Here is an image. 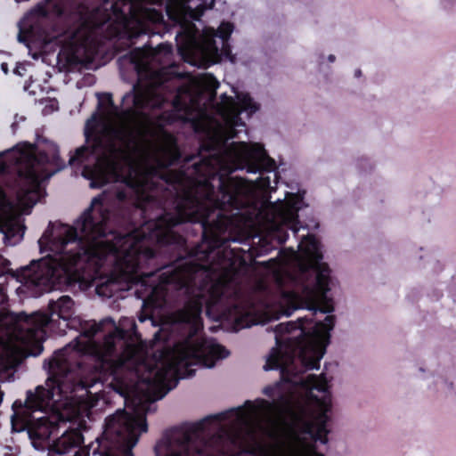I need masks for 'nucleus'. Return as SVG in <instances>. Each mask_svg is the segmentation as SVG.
Here are the masks:
<instances>
[{"label": "nucleus", "instance_id": "nucleus-18", "mask_svg": "<svg viewBox=\"0 0 456 456\" xmlns=\"http://www.w3.org/2000/svg\"><path fill=\"white\" fill-rule=\"evenodd\" d=\"M208 298L205 303L208 309L218 305L225 296L228 283L224 279L210 280L209 284H206Z\"/></svg>", "mask_w": 456, "mask_h": 456}, {"label": "nucleus", "instance_id": "nucleus-49", "mask_svg": "<svg viewBox=\"0 0 456 456\" xmlns=\"http://www.w3.org/2000/svg\"><path fill=\"white\" fill-rule=\"evenodd\" d=\"M28 86H29V83L26 82L25 86H24V90H28Z\"/></svg>", "mask_w": 456, "mask_h": 456}, {"label": "nucleus", "instance_id": "nucleus-55", "mask_svg": "<svg viewBox=\"0 0 456 456\" xmlns=\"http://www.w3.org/2000/svg\"><path fill=\"white\" fill-rule=\"evenodd\" d=\"M24 119H25V118H24V117H20V120H24Z\"/></svg>", "mask_w": 456, "mask_h": 456}, {"label": "nucleus", "instance_id": "nucleus-48", "mask_svg": "<svg viewBox=\"0 0 456 456\" xmlns=\"http://www.w3.org/2000/svg\"><path fill=\"white\" fill-rule=\"evenodd\" d=\"M220 98H221L222 101H224L225 99L228 98V95H227L226 93H224V94H221Z\"/></svg>", "mask_w": 456, "mask_h": 456}, {"label": "nucleus", "instance_id": "nucleus-36", "mask_svg": "<svg viewBox=\"0 0 456 456\" xmlns=\"http://www.w3.org/2000/svg\"><path fill=\"white\" fill-rule=\"evenodd\" d=\"M273 391L274 388L270 386L265 387L263 390L264 394L269 397H272L273 395Z\"/></svg>", "mask_w": 456, "mask_h": 456}, {"label": "nucleus", "instance_id": "nucleus-51", "mask_svg": "<svg viewBox=\"0 0 456 456\" xmlns=\"http://www.w3.org/2000/svg\"><path fill=\"white\" fill-rule=\"evenodd\" d=\"M272 160V169L275 167V161L273 159H271Z\"/></svg>", "mask_w": 456, "mask_h": 456}, {"label": "nucleus", "instance_id": "nucleus-45", "mask_svg": "<svg viewBox=\"0 0 456 456\" xmlns=\"http://www.w3.org/2000/svg\"><path fill=\"white\" fill-rule=\"evenodd\" d=\"M74 456H87L85 452L77 451Z\"/></svg>", "mask_w": 456, "mask_h": 456}, {"label": "nucleus", "instance_id": "nucleus-52", "mask_svg": "<svg viewBox=\"0 0 456 456\" xmlns=\"http://www.w3.org/2000/svg\"><path fill=\"white\" fill-rule=\"evenodd\" d=\"M135 329H136V325H135V323L134 322V323L132 324V330H135Z\"/></svg>", "mask_w": 456, "mask_h": 456}, {"label": "nucleus", "instance_id": "nucleus-28", "mask_svg": "<svg viewBox=\"0 0 456 456\" xmlns=\"http://www.w3.org/2000/svg\"><path fill=\"white\" fill-rule=\"evenodd\" d=\"M123 61H126L133 66H137V53L130 51L118 59V63H122Z\"/></svg>", "mask_w": 456, "mask_h": 456}, {"label": "nucleus", "instance_id": "nucleus-16", "mask_svg": "<svg viewBox=\"0 0 456 456\" xmlns=\"http://www.w3.org/2000/svg\"><path fill=\"white\" fill-rule=\"evenodd\" d=\"M130 337L131 335L128 330L118 327L115 328L111 333L104 338L105 352L110 355L114 354L118 345H119L120 347H125V350L132 354L134 353V346L129 343Z\"/></svg>", "mask_w": 456, "mask_h": 456}, {"label": "nucleus", "instance_id": "nucleus-23", "mask_svg": "<svg viewBox=\"0 0 456 456\" xmlns=\"http://www.w3.org/2000/svg\"><path fill=\"white\" fill-rule=\"evenodd\" d=\"M26 230H0L4 234L3 240L5 246H15L20 242L24 237Z\"/></svg>", "mask_w": 456, "mask_h": 456}, {"label": "nucleus", "instance_id": "nucleus-47", "mask_svg": "<svg viewBox=\"0 0 456 456\" xmlns=\"http://www.w3.org/2000/svg\"><path fill=\"white\" fill-rule=\"evenodd\" d=\"M313 456H325V455L323 453H322V452H316L315 449H314Z\"/></svg>", "mask_w": 456, "mask_h": 456}, {"label": "nucleus", "instance_id": "nucleus-53", "mask_svg": "<svg viewBox=\"0 0 456 456\" xmlns=\"http://www.w3.org/2000/svg\"><path fill=\"white\" fill-rule=\"evenodd\" d=\"M294 232L295 234H297L300 230H297V229H295V230H292Z\"/></svg>", "mask_w": 456, "mask_h": 456}, {"label": "nucleus", "instance_id": "nucleus-7", "mask_svg": "<svg viewBox=\"0 0 456 456\" xmlns=\"http://www.w3.org/2000/svg\"><path fill=\"white\" fill-rule=\"evenodd\" d=\"M75 313L74 301L69 296H61L57 300H50L48 311H37L31 314L20 312L16 314L15 321L20 330L23 333L21 339L24 343L32 344L29 354L37 356L43 349L42 338L45 334V327H55V322L63 320L65 328L71 329V317Z\"/></svg>", "mask_w": 456, "mask_h": 456}, {"label": "nucleus", "instance_id": "nucleus-29", "mask_svg": "<svg viewBox=\"0 0 456 456\" xmlns=\"http://www.w3.org/2000/svg\"><path fill=\"white\" fill-rule=\"evenodd\" d=\"M100 330V326L96 323L91 324L89 327H84L81 335L87 338H93Z\"/></svg>", "mask_w": 456, "mask_h": 456}, {"label": "nucleus", "instance_id": "nucleus-54", "mask_svg": "<svg viewBox=\"0 0 456 456\" xmlns=\"http://www.w3.org/2000/svg\"><path fill=\"white\" fill-rule=\"evenodd\" d=\"M126 199V192L124 191V200Z\"/></svg>", "mask_w": 456, "mask_h": 456}, {"label": "nucleus", "instance_id": "nucleus-43", "mask_svg": "<svg viewBox=\"0 0 456 456\" xmlns=\"http://www.w3.org/2000/svg\"><path fill=\"white\" fill-rule=\"evenodd\" d=\"M227 58L230 60L231 62L234 63L236 61V57L234 55H232L231 53H230V56L227 55Z\"/></svg>", "mask_w": 456, "mask_h": 456}, {"label": "nucleus", "instance_id": "nucleus-25", "mask_svg": "<svg viewBox=\"0 0 456 456\" xmlns=\"http://www.w3.org/2000/svg\"><path fill=\"white\" fill-rule=\"evenodd\" d=\"M60 0H42L37 3L31 12H35L38 15H46L49 7L55 8L59 5Z\"/></svg>", "mask_w": 456, "mask_h": 456}, {"label": "nucleus", "instance_id": "nucleus-20", "mask_svg": "<svg viewBox=\"0 0 456 456\" xmlns=\"http://www.w3.org/2000/svg\"><path fill=\"white\" fill-rule=\"evenodd\" d=\"M301 384L305 388L310 391L316 390L325 394L329 390L328 380L323 373L320 376L310 374L301 381Z\"/></svg>", "mask_w": 456, "mask_h": 456}, {"label": "nucleus", "instance_id": "nucleus-31", "mask_svg": "<svg viewBox=\"0 0 456 456\" xmlns=\"http://www.w3.org/2000/svg\"><path fill=\"white\" fill-rule=\"evenodd\" d=\"M8 301L7 286L5 283H0V306Z\"/></svg>", "mask_w": 456, "mask_h": 456}, {"label": "nucleus", "instance_id": "nucleus-32", "mask_svg": "<svg viewBox=\"0 0 456 456\" xmlns=\"http://www.w3.org/2000/svg\"><path fill=\"white\" fill-rule=\"evenodd\" d=\"M10 264L9 260L0 257V277L7 273Z\"/></svg>", "mask_w": 456, "mask_h": 456}, {"label": "nucleus", "instance_id": "nucleus-11", "mask_svg": "<svg viewBox=\"0 0 456 456\" xmlns=\"http://www.w3.org/2000/svg\"><path fill=\"white\" fill-rule=\"evenodd\" d=\"M202 231V240L208 244L209 252L220 248H225L228 240H223L220 238V235L217 232H227L228 230H201ZM232 232L233 230H229ZM240 232H244V233L248 236L260 237V242L262 243L260 248V254L268 253L272 247L266 242V238L264 237V232H267L268 234H272L273 232H283L284 230H240Z\"/></svg>", "mask_w": 456, "mask_h": 456}, {"label": "nucleus", "instance_id": "nucleus-13", "mask_svg": "<svg viewBox=\"0 0 456 456\" xmlns=\"http://www.w3.org/2000/svg\"><path fill=\"white\" fill-rule=\"evenodd\" d=\"M125 361L119 359L110 364V376L111 380L110 387L121 396L127 398L134 387V380L129 377L131 373L124 370Z\"/></svg>", "mask_w": 456, "mask_h": 456}, {"label": "nucleus", "instance_id": "nucleus-44", "mask_svg": "<svg viewBox=\"0 0 456 456\" xmlns=\"http://www.w3.org/2000/svg\"><path fill=\"white\" fill-rule=\"evenodd\" d=\"M362 76V70L360 69H355L354 71V77H360Z\"/></svg>", "mask_w": 456, "mask_h": 456}, {"label": "nucleus", "instance_id": "nucleus-50", "mask_svg": "<svg viewBox=\"0 0 456 456\" xmlns=\"http://www.w3.org/2000/svg\"><path fill=\"white\" fill-rule=\"evenodd\" d=\"M85 136H86V139L87 141L88 140V134H87V130L86 129L85 130Z\"/></svg>", "mask_w": 456, "mask_h": 456}, {"label": "nucleus", "instance_id": "nucleus-19", "mask_svg": "<svg viewBox=\"0 0 456 456\" xmlns=\"http://www.w3.org/2000/svg\"><path fill=\"white\" fill-rule=\"evenodd\" d=\"M199 1L200 0H197L195 2V5L193 6L192 4H194V1L191 0L185 7L184 16L190 21H200V19L203 16L205 11L214 8V1H211L208 4Z\"/></svg>", "mask_w": 456, "mask_h": 456}, {"label": "nucleus", "instance_id": "nucleus-14", "mask_svg": "<svg viewBox=\"0 0 456 456\" xmlns=\"http://www.w3.org/2000/svg\"><path fill=\"white\" fill-rule=\"evenodd\" d=\"M203 302L201 298H192L188 300L184 306L176 312V319L179 322L191 325L197 331L202 327Z\"/></svg>", "mask_w": 456, "mask_h": 456}, {"label": "nucleus", "instance_id": "nucleus-38", "mask_svg": "<svg viewBox=\"0 0 456 456\" xmlns=\"http://www.w3.org/2000/svg\"><path fill=\"white\" fill-rule=\"evenodd\" d=\"M256 154H257L261 159H269V156L265 149L259 150V151L256 152Z\"/></svg>", "mask_w": 456, "mask_h": 456}, {"label": "nucleus", "instance_id": "nucleus-10", "mask_svg": "<svg viewBox=\"0 0 456 456\" xmlns=\"http://www.w3.org/2000/svg\"><path fill=\"white\" fill-rule=\"evenodd\" d=\"M98 102L96 110L91 115V117L86 120V126L91 123H96L99 121L100 116L99 111L102 109V98L104 97L107 103L113 108L115 110H118L121 114L129 120H133L138 114L137 108L140 104V100L135 94L134 88H132L129 92L126 93L122 97V104L126 102H130L129 105L119 107L117 106L113 101L111 93H96L95 94Z\"/></svg>", "mask_w": 456, "mask_h": 456}, {"label": "nucleus", "instance_id": "nucleus-37", "mask_svg": "<svg viewBox=\"0 0 456 456\" xmlns=\"http://www.w3.org/2000/svg\"><path fill=\"white\" fill-rule=\"evenodd\" d=\"M17 40L19 43L24 44L26 46H28V40L26 39V37L24 36H22V34L20 32L17 36Z\"/></svg>", "mask_w": 456, "mask_h": 456}, {"label": "nucleus", "instance_id": "nucleus-42", "mask_svg": "<svg viewBox=\"0 0 456 456\" xmlns=\"http://www.w3.org/2000/svg\"><path fill=\"white\" fill-rule=\"evenodd\" d=\"M328 61H329L330 62H334V61H336V56H335L334 54H330V55L328 56Z\"/></svg>", "mask_w": 456, "mask_h": 456}, {"label": "nucleus", "instance_id": "nucleus-1", "mask_svg": "<svg viewBox=\"0 0 456 456\" xmlns=\"http://www.w3.org/2000/svg\"><path fill=\"white\" fill-rule=\"evenodd\" d=\"M45 230L38 240L40 252H49L39 260L20 268V275L36 285L52 280L58 267L67 275V283L81 290L95 286L97 295L111 297L118 289L115 274L102 276V267L110 262L114 270L128 279L133 275H159L160 285L183 289L190 285L201 265L184 263L179 266L159 265V255L183 242L177 230H148L155 238L151 247L144 230Z\"/></svg>", "mask_w": 456, "mask_h": 456}, {"label": "nucleus", "instance_id": "nucleus-17", "mask_svg": "<svg viewBox=\"0 0 456 456\" xmlns=\"http://www.w3.org/2000/svg\"><path fill=\"white\" fill-rule=\"evenodd\" d=\"M102 151V143L96 139L95 142L90 146L84 144L77 148L73 154H70L69 159V165L74 166L75 164L81 165L88 161L90 158L98 160L99 155Z\"/></svg>", "mask_w": 456, "mask_h": 456}, {"label": "nucleus", "instance_id": "nucleus-33", "mask_svg": "<svg viewBox=\"0 0 456 456\" xmlns=\"http://www.w3.org/2000/svg\"><path fill=\"white\" fill-rule=\"evenodd\" d=\"M456 4V0H440V6L445 10L450 11Z\"/></svg>", "mask_w": 456, "mask_h": 456}, {"label": "nucleus", "instance_id": "nucleus-34", "mask_svg": "<svg viewBox=\"0 0 456 456\" xmlns=\"http://www.w3.org/2000/svg\"><path fill=\"white\" fill-rule=\"evenodd\" d=\"M24 70H26L25 66L22 63L18 62L16 67L13 69V73L17 76L22 77L23 76L22 71H24Z\"/></svg>", "mask_w": 456, "mask_h": 456}, {"label": "nucleus", "instance_id": "nucleus-12", "mask_svg": "<svg viewBox=\"0 0 456 456\" xmlns=\"http://www.w3.org/2000/svg\"><path fill=\"white\" fill-rule=\"evenodd\" d=\"M28 428L30 437L41 441H46L51 438L59 429L57 421L51 420L50 417L43 416L34 418L32 415L26 416L23 419V425L20 430Z\"/></svg>", "mask_w": 456, "mask_h": 456}, {"label": "nucleus", "instance_id": "nucleus-39", "mask_svg": "<svg viewBox=\"0 0 456 456\" xmlns=\"http://www.w3.org/2000/svg\"><path fill=\"white\" fill-rule=\"evenodd\" d=\"M1 70L5 74L7 75L9 73V68H8V64L6 62H3L1 64Z\"/></svg>", "mask_w": 456, "mask_h": 456}, {"label": "nucleus", "instance_id": "nucleus-6", "mask_svg": "<svg viewBox=\"0 0 456 456\" xmlns=\"http://www.w3.org/2000/svg\"><path fill=\"white\" fill-rule=\"evenodd\" d=\"M147 430L145 417L118 410L105 420L102 438L99 440L100 456H134L132 449L141 433Z\"/></svg>", "mask_w": 456, "mask_h": 456}, {"label": "nucleus", "instance_id": "nucleus-24", "mask_svg": "<svg viewBox=\"0 0 456 456\" xmlns=\"http://www.w3.org/2000/svg\"><path fill=\"white\" fill-rule=\"evenodd\" d=\"M234 28V24L229 20H223L218 26L216 37L222 40L224 46L228 44Z\"/></svg>", "mask_w": 456, "mask_h": 456}, {"label": "nucleus", "instance_id": "nucleus-22", "mask_svg": "<svg viewBox=\"0 0 456 456\" xmlns=\"http://www.w3.org/2000/svg\"><path fill=\"white\" fill-rule=\"evenodd\" d=\"M245 406L251 413H269L273 409V403L265 400L258 399L255 403L251 401H246Z\"/></svg>", "mask_w": 456, "mask_h": 456}, {"label": "nucleus", "instance_id": "nucleus-5", "mask_svg": "<svg viewBox=\"0 0 456 456\" xmlns=\"http://www.w3.org/2000/svg\"><path fill=\"white\" fill-rule=\"evenodd\" d=\"M244 413V408L238 407L208 416L189 426L167 429L155 446L156 454L159 456V452L163 451L168 456H219L222 449L217 448L216 444L221 436L216 433L209 436V426L233 416L241 418Z\"/></svg>", "mask_w": 456, "mask_h": 456}, {"label": "nucleus", "instance_id": "nucleus-2", "mask_svg": "<svg viewBox=\"0 0 456 456\" xmlns=\"http://www.w3.org/2000/svg\"><path fill=\"white\" fill-rule=\"evenodd\" d=\"M305 257L298 261L301 273L312 270L315 273L313 286L302 285L297 291L296 278L289 273H275L274 281L280 293V314L290 316L299 308L311 311L309 316L299 317L297 322H281L275 326V343L264 366L265 370H279L284 383H294L306 370H319L320 362L330 343V331L335 326V316L327 315L323 322L314 323V317L319 311L330 314L334 311V302L328 297L330 290V268L322 262L320 242L313 233L305 238V248L300 245Z\"/></svg>", "mask_w": 456, "mask_h": 456}, {"label": "nucleus", "instance_id": "nucleus-30", "mask_svg": "<svg viewBox=\"0 0 456 456\" xmlns=\"http://www.w3.org/2000/svg\"><path fill=\"white\" fill-rule=\"evenodd\" d=\"M239 169L246 170V172L248 174H257L262 172L263 167L258 163H247Z\"/></svg>", "mask_w": 456, "mask_h": 456}, {"label": "nucleus", "instance_id": "nucleus-26", "mask_svg": "<svg viewBox=\"0 0 456 456\" xmlns=\"http://www.w3.org/2000/svg\"><path fill=\"white\" fill-rule=\"evenodd\" d=\"M356 167L361 174H367L373 170L374 165L370 159L361 157L356 161Z\"/></svg>", "mask_w": 456, "mask_h": 456}, {"label": "nucleus", "instance_id": "nucleus-46", "mask_svg": "<svg viewBox=\"0 0 456 456\" xmlns=\"http://www.w3.org/2000/svg\"><path fill=\"white\" fill-rule=\"evenodd\" d=\"M12 132L15 133L16 129L18 128V124L16 122H13L11 126Z\"/></svg>", "mask_w": 456, "mask_h": 456}, {"label": "nucleus", "instance_id": "nucleus-41", "mask_svg": "<svg viewBox=\"0 0 456 456\" xmlns=\"http://www.w3.org/2000/svg\"><path fill=\"white\" fill-rule=\"evenodd\" d=\"M236 325L239 326L240 328H243V327H246L247 325H244L242 323V319L241 318H238L236 320Z\"/></svg>", "mask_w": 456, "mask_h": 456}, {"label": "nucleus", "instance_id": "nucleus-9", "mask_svg": "<svg viewBox=\"0 0 456 456\" xmlns=\"http://www.w3.org/2000/svg\"><path fill=\"white\" fill-rule=\"evenodd\" d=\"M313 400L316 401L321 407V410L316 414H312L311 419H306L305 416V410L296 417L299 425L300 431L303 434L308 435L314 442H321L322 444L328 443V434L330 433L327 428L330 417L328 413L331 410L330 398L324 396L322 400L316 395H311Z\"/></svg>", "mask_w": 456, "mask_h": 456}, {"label": "nucleus", "instance_id": "nucleus-15", "mask_svg": "<svg viewBox=\"0 0 456 456\" xmlns=\"http://www.w3.org/2000/svg\"><path fill=\"white\" fill-rule=\"evenodd\" d=\"M84 436L80 430L72 428L66 430L59 438L53 441L51 451L58 454H65L83 444Z\"/></svg>", "mask_w": 456, "mask_h": 456}, {"label": "nucleus", "instance_id": "nucleus-40", "mask_svg": "<svg viewBox=\"0 0 456 456\" xmlns=\"http://www.w3.org/2000/svg\"><path fill=\"white\" fill-rule=\"evenodd\" d=\"M90 187H91V188L99 189V188H101V184L97 183H96V182H94V181H92V182L90 183Z\"/></svg>", "mask_w": 456, "mask_h": 456}, {"label": "nucleus", "instance_id": "nucleus-4", "mask_svg": "<svg viewBox=\"0 0 456 456\" xmlns=\"http://www.w3.org/2000/svg\"><path fill=\"white\" fill-rule=\"evenodd\" d=\"M47 365L48 378L46 387L37 386L35 392L27 391L26 400H16L12 404L14 414L12 419V426L15 427L16 419L20 418L21 412L24 416L31 415V412L39 411L46 412L51 407V402L54 395L59 399H75L85 397L90 393L89 388L96 382L94 374L89 376L82 375V364L76 362L72 363L68 355V348H62L54 353L52 358L45 361Z\"/></svg>", "mask_w": 456, "mask_h": 456}, {"label": "nucleus", "instance_id": "nucleus-27", "mask_svg": "<svg viewBox=\"0 0 456 456\" xmlns=\"http://www.w3.org/2000/svg\"><path fill=\"white\" fill-rule=\"evenodd\" d=\"M210 354L216 360L225 358L229 355L228 350L222 345H213L209 349Z\"/></svg>", "mask_w": 456, "mask_h": 456}, {"label": "nucleus", "instance_id": "nucleus-35", "mask_svg": "<svg viewBox=\"0 0 456 456\" xmlns=\"http://www.w3.org/2000/svg\"><path fill=\"white\" fill-rule=\"evenodd\" d=\"M250 103L248 107V110L251 113L256 112L260 109V105L256 102H255L251 98H249Z\"/></svg>", "mask_w": 456, "mask_h": 456}, {"label": "nucleus", "instance_id": "nucleus-21", "mask_svg": "<svg viewBox=\"0 0 456 456\" xmlns=\"http://www.w3.org/2000/svg\"><path fill=\"white\" fill-rule=\"evenodd\" d=\"M163 102H159L155 104V108L159 110V113L155 115V119L157 124L161 127L172 125L175 116L172 110H163Z\"/></svg>", "mask_w": 456, "mask_h": 456}, {"label": "nucleus", "instance_id": "nucleus-3", "mask_svg": "<svg viewBox=\"0 0 456 456\" xmlns=\"http://www.w3.org/2000/svg\"><path fill=\"white\" fill-rule=\"evenodd\" d=\"M35 136L34 142L24 141L0 152V156H4L22 145L37 154L30 166L19 171L15 177L0 183V228H27L22 216L18 213L9 197L8 190L16 196L30 195L47 183L55 174L66 168V164L60 156L59 146L43 136L39 128L36 129Z\"/></svg>", "mask_w": 456, "mask_h": 456}, {"label": "nucleus", "instance_id": "nucleus-8", "mask_svg": "<svg viewBox=\"0 0 456 456\" xmlns=\"http://www.w3.org/2000/svg\"><path fill=\"white\" fill-rule=\"evenodd\" d=\"M199 360L197 349L189 344L176 346L167 354V360L164 366L159 369L153 378H149L146 383L149 387H160L153 395L152 400L161 399L170 389L167 387L169 377L175 376L177 379L190 378L195 374L192 366Z\"/></svg>", "mask_w": 456, "mask_h": 456}]
</instances>
